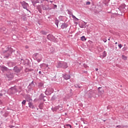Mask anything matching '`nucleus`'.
I'll use <instances>...</instances> for the list:
<instances>
[{"label":"nucleus","mask_w":128,"mask_h":128,"mask_svg":"<svg viewBox=\"0 0 128 128\" xmlns=\"http://www.w3.org/2000/svg\"><path fill=\"white\" fill-rule=\"evenodd\" d=\"M64 128H72V125L70 124H64Z\"/></svg>","instance_id":"nucleus-29"},{"label":"nucleus","mask_w":128,"mask_h":128,"mask_svg":"<svg viewBox=\"0 0 128 128\" xmlns=\"http://www.w3.org/2000/svg\"><path fill=\"white\" fill-rule=\"evenodd\" d=\"M47 39L48 40H50V42H56V37L52 34H48L47 36Z\"/></svg>","instance_id":"nucleus-6"},{"label":"nucleus","mask_w":128,"mask_h":128,"mask_svg":"<svg viewBox=\"0 0 128 128\" xmlns=\"http://www.w3.org/2000/svg\"><path fill=\"white\" fill-rule=\"evenodd\" d=\"M36 60L38 62H42V58H38V57H36Z\"/></svg>","instance_id":"nucleus-32"},{"label":"nucleus","mask_w":128,"mask_h":128,"mask_svg":"<svg viewBox=\"0 0 128 128\" xmlns=\"http://www.w3.org/2000/svg\"><path fill=\"white\" fill-rule=\"evenodd\" d=\"M67 12H68V14H71L72 12L70 11V10H68Z\"/></svg>","instance_id":"nucleus-56"},{"label":"nucleus","mask_w":128,"mask_h":128,"mask_svg":"<svg viewBox=\"0 0 128 128\" xmlns=\"http://www.w3.org/2000/svg\"><path fill=\"white\" fill-rule=\"evenodd\" d=\"M9 128H14V126L12 125H10V126H9Z\"/></svg>","instance_id":"nucleus-54"},{"label":"nucleus","mask_w":128,"mask_h":128,"mask_svg":"<svg viewBox=\"0 0 128 128\" xmlns=\"http://www.w3.org/2000/svg\"><path fill=\"white\" fill-rule=\"evenodd\" d=\"M36 82L32 80L29 84V85L27 87L28 92H32V90H34V88H36Z\"/></svg>","instance_id":"nucleus-4"},{"label":"nucleus","mask_w":128,"mask_h":128,"mask_svg":"<svg viewBox=\"0 0 128 128\" xmlns=\"http://www.w3.org/2000/svg\"><path fill=\"white\" fill-rule=\"evenodd\" d=\"M3 116H4V118H8V113L6 112L3 115Z\"/></svg>","instance_id":"nucleus-40"},{"label":"nucleus","mask_w":128,"mask_h":128,"mask_svg":"<svg viewBox=\"0 0 128 128\" xmlns=\"http://www.w3.org/2000/svg\"><path fill=\"white\" fill-rule=\"evenodd\" d=\"M54 6H52V10H56L58 6L56 4H52Z\"/></svg>","instance_id":"nucleus-37"},{"label":"nucleus","mask_w":128,"mask_h":128,"mask_svg":"<svg viewBox=\"0 0 128 128\" xmlns=\"http://www.w3.org/2000/svg\"><path fill=\"white\" fill-rule=\"evenodd\" d=\"M122 58L124 60H128V57L124 55H122Z\"/></svg>","instance_id":"nucleus-38"},{"label":"nucleus","mask_w":128,"mask_h":128,"mask_svg":"<svg viewBox=\"0 0 128 128\" xmlns=\"http://www.w3.org/2000/svg\"><path fill=\"white\" fill-rule=\"evenodd\" d=\"M50 53L51 54H54V50L53 51H51Z\"/></svg>","instance_id":"nucleus-59"},{"label":"nucleus","mask_w":128,"mask_h":128,"mask_svg":"<svg viewBox=\"0 0 128 128\" xmlns=\"http://www.w3.org/2000/svg\"><path fill=\"white\" fill-rule=\"evenodd\" d=\"M21 60H23V64L24 66H30V61L28 59H25L24 60L21 59Z\"/></svg>","instance_id":"nucleus-12"},{"label":"nucleus","mask_w":128,"mask_h":128,"mask_svg":"<svg viewBox=\"0 0 128 128\" xmlns=\"http://www.w3.org/2000/svg\"><path fill=\"white\" fill-rule=\"evenodd\" d=\"M75 88H82L80 86V84H76L75 85Z\"/></svg>","instance_id":"nucleus-43"},{"label":"nucleus","mask_w":128,"mask_h":128,"mask_svg":"<svg viewBox=\"0 0 128 128\" xmlns=\"http://www.w3.org/2000/svg\"><path fill=\"white\" fill-rule=\"evenodd\" d=\"M41 6L43 10H52V8H50V4H41Z\"/></svg>","instance_id":"nucleus-7"},{"label":"nucleus","mask_w":128,"mask_h":128,"mask_svg":"<svg viewBox=\"0 0 128 128\" xmlns=\"http://www.w3.org/2000/svg\"><path fill=\"white\" fill-rule=\"evenodd\" d=\"M31 2L34 6H36V4H40V0H31Z\"/></svg>","instance_id":"nucleus-22"},{"label":"nucleus","mask_w":128,"mask_h":128,"mask_svg":"<svg viewBox=\"0 0 128 128\" xmlns=\"http://www.w3.org/2000/svg\"><path fill=\"white\" fill-rule=\"evenodd\" d=\"M38 74H42V71H40V72H38Z\"/></svg>","instance_id":"nucleus-62"},{"label":"nucleus","mask_w":128,"mask_h":128,"mask_svg":"<svg viewBox=\"0 0 128 128\" xmlns=\"http://www.w3.org/2000/svg\"><path fill=\"white\" fill-rule=\"evenodd\" d=\"M36 56L38 58H42V54H40V53H35L34 54V58L36 59Z\"/></svg>","instance_id":"nucleus-21"},{"label":"nucleus","mask_w":128,"mask_h":128,"mask_svg":"<svg viewBox=\"0 0 128 128\" xmlns=\"http://www.w3.org/2000/svg\"><path fill=\"white\" fill-rule=\"evenodd\" d=\"M95 70H96V72H98V68H96Z\"/></svg>","instance_id":"nucleus-60"},{"label":"nucleus","mask_w":128,"mask_h":128,"mask_svg":"<svg viewBox=\"0 0 128 128\" xmlns=\"http://www.w3.org/2000/svg\"><path fill=\"white\" fill-rule=\"evenodd\" d=\"M60 22V20L58 19L55 20V24H56L57 28H58V24Z\"/></svg>","instance_id":"nucleus-35"},{"label":"nucleus","mask_w":128,"mask_h":128,"mask_svg":"<svg viewBox=\"0 0 128 128\" xmlns=\"http://www.w3.org/2000/svg\"><path fill=\"white\" fill-rule=\"evenodd\" d=\"M2 104V100H0V104Z\"/></svg>","instance_id":"nucleus-63"},{"label":"nucleus","mask_w":128,"mask_h":128,"mask_svg":"<svg viewBox=\"0 0 128 128\" xmlns=\"http://www.w3.org/2000/svg\"><path fill=\"white\" fill-rule=\"evenodd\" d=\"M84 74H88V71H84Z\"/></svg>","instance_id":"nucleus-61"},{"label":"nucleus","mask_w":128,"mask_h":128,"mask_svg":"<svg viewBox=\"0 0 128 128\" xmlns=\"http://www.w3.org/2000/svg\"><path fill=\"white\" fill-rule=\"evenodd\" d=\"M51 80H52V82H56V80H58V79H56V75H55L51 79Z\"/></svg>","instance_id":"nucleus-36"},{"label":"nucleus","mask_w":128,"mask_h":128,"mask_svg":"<svg viewBox=\"0 0 128 128\" xmlns=\"http://www.w3.org/2000/svg\"><path fill=\"white\" fill-rule=\"evenodd\" d=\"M86 4L87 6H90V2H86Z\"/></svg>","instance_id":"nucleus-51"},{"label":"nucleus","mask_w":128,"mask_h":128,"mask_svg":"<svg viewBox=\"0 0 128 128\" xmlns=\"http://www.w3.org/2000/svg\"><path fill=\"white\" fill-rule=\"evenodd\" d=\"M88 98H98V92L96 90H90L88 94Z\"/></svg>","instance_id":"nucleus-3"},{"label":"nucleus","mask_w":128,"mask_h":128,"mask_svg":"<svg viewBox=\"0 0 128 128\" xmlns=\"http://www.w3.org/2000/svg\"><path fill=\"white\" fill-rule=\"evenodd\" d=\"M58 94H54L52 96V97L50 99V100H51V102H54V100H58Z\"/></svg>","instance_id":"nucleus-17"},{"label":"nucleus","mask_w":128,"mask_h":128,"mask_svg":"<svg viewBox=\"0 0 128 128\" xmlns=\"http://www.w3.org/2000/svg\"><path fill=\"white\" fill-rule=\"evenodd\" d=\"M68 26V23L64 22V23H62L60 26V28L62 30H64V28H66Z\"/></svg>","instance_id":"nucleus-20"},{"label":"nucleus","mask_w":128,"mask_h":128,"mask_svg":"<svg viewBox=\"0 0 128 128\" xmlns=\"http://www.w3.org/2000/svg\"><path fill=\"white\" fill-rule=\"evenodd\" d=\"M28 106L29 108H32V110H34V108L35 110H38V107H34V104H32V102H29L28 103Z\"/></svg>","instance_id":"nucleus-19"},{"label":"nucleus","mask_w":128,"mask_h":128,"mask_svg":"<svg viewBox=\"0 0 128 128\" xmlns=\"http://www.w3.org/2000/svg\"><path fill=\"white\" fill-rule=\"evenodd\" d=\"M102 58H106V56H107V53L106 52L104 51L102 53Z\"/></svg>","instance_id":"nucleus-30"},{"label":"nucleus","mask_w":128,"mask_h":128,"mask_svg":"<svg viewBox=\"0 0 128 128\" xmlns=\"http://www.w3.org/2000/svg\"><path fill=\"white\" fill-rule=\"evenodd\" d=\"M40 34H43L44 36H46V34H48V32H46L44 30H42L41 31H40Z\"/></svg>","instance_id":"nucleus-31"},{"label":"nucleus","mask_w":128,"mask_h":128,"mask_svg":"<svg viewBox=\"0 0 128 128\" xmlns=\"http://www.w3.org/2000/svg\"><path fill=\"white\" fill-rule=\"evenodd\" d=\"M25 98L26 102H30L32 101V97H30V95L27 94Z\"/></svg>","instance_id":"nucleus-16"},{"label":"nucleus","mask_w":128,"mask_h":128,"mask_svg":"<svg viewBox=\"0 0 128 128\" xmlns=\"http://www.w3.org/2000/svg\"><path fill=\"white\" fill-rule=\"evenodd\" d=\"M56 68H64V70H66L68 68V63L66 62H58L56 66Z\"/></svg>","instance_id":"nucleus-2"},{"label":"nucleus","mask_w":128,"mask_h":128,"mask_svg":"<svg viewBox=\"0 0 128 128\" xmlns=\"http://www.w3.org/2000/svg\"><path fill=\"white\" fill-rule=\"evenodd\" d=\"M39 12H40V14H42V10H39Z\"/></svg>","instance_id":"nucleus-64"},{"label":"nucleus","mask_w":128,"mask_h":128,"mask_svg":"<svg viewBox=\"0 0 128 128\" xmlns=\"http://www.w3.org/2000/svg\"><path fill=\"white\" fill-rule=\"evenodd\" d=\"M45 66H46V68H48V64H44Z\"/></svg>","instance_id":"nucleus-57"},{"label":"nucleus","mask_w":128,"mask_h":128,"mask_svg":"<svg viewBox=\"0 0 128 128\" xmlns=\"http://www.w3.org/2000/svg\"><path fill=\"white\" fill-rule=\"evenodd\" d=\"M72 16L75 22H78V18H76V17L74 14H72Z\"/></svg>","instance_id":"nucleus-34"},{"label":"nucleus","mask_w":128,"mask_h":128,"mask_svg":"<svg viewBox=\"0 0 128 128\" xmlns=\"http://www.w3.org/2000/svg\"><path fill=\"white\" fill-rule=\"evenodd\" d=\"M118 46L119 48H122V44H119L118 45Z\"/></svg>","instance_id":"nucleus-50"},{"label":"nucleus","mask_w":128,"mask_h":128,"mask_svg":"<svg viewBox=\"0 0 128 128\" xmlns=\"http://www.w3.org/2000/svg\"><path fill=\"white\" fill-rule=\"evenodd\" d=\"M116 128H122V126L121 125H118L116 126Z\"/></svg>","instance_id":"nucleus-49"},{"label":"nucleus","mask_w":128,"mask_h":128,"mask_svg":"<svg viewBox=\"0 0 128 128\" xmlns=\"http://www.w3.org/2000/svg\"><path fill=\"white\" fill-rule=\"evenodd\" d=\"M4 96L2 93H0V96Z\"/></svg>","instance_id":"nucleus-58"},{"label":"nucleus","mask_w":128,"mask_h":128,"mask_svg":"<svg viewBox=\"0 0 128 128\" xmlns=\"http://www.w3.org/2000/svg\"><path fill=\"white\" fill-rule=\"evenodd\" d=\"M40 0V4H44V2H48V0H39V1Z\"/></svg>","instance_id":"nucleus-41"},{"label":"nucleus","mask_w":128,"mask_h":128,"mask_svg":"<svg viewBox=\"0 0 128 128\" xmlns=\"http://www.w3.org/2000/svg\"><path fill=\"white\" fill-rule=\"evenodd\" d=\"M13 70L14 72L19 74V72H20V70H22V68L20 67H18V66H15L13 68Z\"/></svg>","instance_id":"nucleus-15"},{"label":"nucleus","mask_w":128,"mask_h":128,"mask_svg":"<svg viewBox=\"0 0 128 128\" xmlns=\"http://www.w3.org/2000/svg\"><path fill=\"white\" fill-rule=\"evenodd\" d=\"M38 88L40 90H42L44 88V84L42 82H38Z\"/></svg>","instance_id":"nucleus-13"},{"label":"nucleus","mask_w":128,"mask_h":128,"mask_svg":"<svg viewBox=\"0 0 128 128\" xmlns=\"http://www.w3.org/2000/svg\"><path fill=\"white\" fill-rule=\"evenodd\" d=\"M46 96H44L43 93H41L38 96V100H42L43 102H46Z\"/></svg>","instance_id":"nucleus-10"},{"label":"nucleus","mask_w":128,"mask_h":128,"mask_svg":"<svg viewBox=\"0 0 128 128\" xmlns=\"http://www.w3.org/2000/svg\"><path fill=\"white\" fill-rule=\"evenodd\" d=\"M58 110V108L56 107V106L53 108L52 112H56Z\"/></svg>","instance_id":"nucleus-42"},{"label":"nucleus","mask_w":128,"mask_h":128,"mask_svg":"<svg viewBox=\"0 0 128 128\" xmlns=\"http://www.w3.org/2000/svg\"><path fill=\"white\" fill-rule=\"evenodd\" d=\"M56 108H58V110H60V108H62V106H56Z\"/></svg>","instance_id":"nucleus-52"},{"label":"nucleus","mask_w":128,"mask_h":128,"mask_svg":"<svg viewBox=\"0 0 128 128\" xmlns=\"http://www.w3.org/2000/svg\"><path fill=\"white\" fill-rule=\"evenodd\" d=\"M103 42H108V40L106 39H104L103 40Z\"/></svg>","instance_id":"nucleus-55"},{"label":"nucleus","mask_w":128,"mask_h":128,"mask_svg":"<svg viewBox=\"0 0 128 128\" xmlns=\"http://www.w3.org/2000/svg\"><path fill=\"white\" fill-rule=\"evenodd\" d=\"M83 66L84 68H88V65H86V64H83Z\"/></svg>","instance_id":"nucleus-46"},{"label":"nucleus","mask_w":128,"mask_h":128,"mask_svg":"<svg viewBox=\"0 0 128 128\" xmlns=\"http://www.w3.org/2000/svg\"><path fill=\"white\" fill-rule=\"evenodd\" d=\"M80 40L82 42H86V38L85 36H82L80 37Z\"/></svg>","instance_id":"nucleus-33"},{"label":"nucleus","mask_w":128,"mask_h":128,"mask_svg":"<svg viewBox=\"0 0 128 128\" xmlns=\"http://www.w3.org/2000/svg\"><path fill=\"white\" fill-rule=\"evenodd\" d=\"M128 128V125H122V128Z\"/></svg>","instance_id":"nucleus-47"},{"label":"nucleus","mask_w":128,"mask_h":128,"mask_svg":"<svg viewBox=\"0 0 128 128\" xmlns=\"http://www.w3.org/2000/svg\"><path fill=\"white\" fill-rule=\"evenodd\" d=\"M2 30H3V32H6V28H4V27H2Z\"/></svg>","instance_id":"nucleus-48"},{"label":"nucleus","mask_w":128,"mask_h":128,"mask_svg":"<svg viewBox=\"0 0 128 128\" xmlns=\"http://www.w3.org/2000/svg\"><path fill=\"white\" fill-rule=\"evenodd\" d=\"M16 86H14L13 87H11L10 88V90H11L14 91V92H18V89L16 88Z\"/></svg>","instance_id":"nucleus-25"},{"label":"nucleus","mask_w":128,"mask_h":128,"mask_svg":"<svg viewBox=\"0 0 128 128\" xmlns=\"http://www.w3.org/2000/svg\"><path fill=\"white\" fill-rule=\"evenodd\" d=\"M126 50H128V48H126V47H124L122 49V52H126Z\"/></svg>","instance_id":"nucleus-45"},{"label":"nucleus","mask_w":128,"mask_h":128,"mask_svg":"<svg viewBox=\"0 0 128 128\" xmlns=\"http://www.w3.org/2000/svg\"><path fill=\"white\" fill-rule=\"evenodd\" d=\"M0 68L2 72H8V68L4 65L0 66Z\"/></svg>","instance_id":"nucleus-18"},{"label":"nucleus","mask_w":128,"mask_h":128,"mask_svg":"<svg viewBox=\"0 0 128 128\" xmlns=\"http://www.w3.org/2000/svg\"><path fill=\"white\" fill-rule=\"evenodd\" d=\"M6 76L8 78V80H12V78H14V73H12V72H8L7 74H6Z\"/></svg>","instance_id":"nucleus-8"},{"label":"nucleus","mask_w":128,"mask_h":128,"mask_svg":"<svg viewBox=\"0 0 128 128\" xmlns=\"http://www.w3.org/2000/svg\"><path fill=\"white\" fill-rule=\"evenodd\" d=\"M62 78L66 80H70V75L66 74H62Z\"/></svg>","instance_id":"nucleus-14"},{"label":"nucleus","mask_w":128,"mask_h":128,"mask_svg":"<svg viewBox=\"0 0 128 128\" xmlns=\"http://www.w3.org/2000/svg\"><path fill=\"white\" fill-rule=\"evenodd\" d=\"M22 20H23L24 22H26L28 20V18H26V14L22 15Z\"/></svg>","instance_id":"nucleus-27"},{"label":"nucleus","mask_w":128,"mask_h":128,"mask_svg":"<svg viewBox=\"0 0 128 128\" xmlns=\"http://www.w3.org/2000/svg\"><path fill=\"white\" fill-rule=\"evenodd\" d=\"M44 106V102H40L38 104V108L40 110H43Z\"/></svg>","instance_id":"nucleus-24"},{"label":"nucleus","mask_w":128,"mask_h":128,"mask_svg":"<svg viewBox=\"0 0 128 128\" xmlns=\"http://www.w3.org/2000/svg\"><path fill=\"white\" fill-rule=\"evenodd\" d=\"M20 3L22 4V6L24 10H28V4L26 2L23 1L22 2H20Z\"/></svg>","instance_id":"nucleus-9"},{"label":"nucleus","mask_w":128,"mask_h":128,"mask_svg":"<svg viewBox=\"0 0 128 128\" xmlns=\"http://www.w3.org/2000/svg\"><path fill=\"white\" fill-rule=\"evenodd\" d=\"M34 72V69H30L28 68H26L25 69V72Z\"/></svg>","instance_id":"nucleus-28"},{"label":"nucleus","mask_w":128,"mask_h":128,"mask_svg":"<svg viewBox=\"0 0 128 128\" xmlns=\"http://www.w3.org/2000/svg\"><path fill=\"white\" fill-rule=\"evenodd\" d=\"M83 122L84 124H88V122L86 121H84Z\"/></svg>","instance_id":"nucleus-53"},{"label":"nucleus","mask_w":128,"mask_h":128,"mask_svg":"<svg viewBox=\"0 0 128 128\" xmlns=\"http://www.w3.org/2000/svg\"><path fill=\"white\" fill-rule=\"evenodd\" d=\"M126 4H121L120 6H119L118 10H122V12H126Z\"/></svg>","instance_id":"nucleus-11"},{"label":"nucleus","mask_w":128,"mask_h":128,"mask_svg":"<svg viewBox=\"0 0 128 128\" xmlns=\"http://www.w3.org/2000/svg\"><path fill=\"white\" fill-rule=\"evenodd\" d=\"M80 28H84V24H80L79 26Z\"/></svg>","instance_id":"nucleus-44"},{"label":"nucleus","mask_w":128,"mask_h":128,"mask_svg":"<svg viewBox=\"0 0 128 128\" xmlns=\"http://www.w3.org/2000/svg\"><path fill=\"white\" fill-rule=\"evenodd\" d=\"M26 100H23L22 102V106H26Z\"/></svg>","instance_id":"nucleus-39"},{"label":"nucleus","mask_w":128,"mask_h":128,"mask_svg":"<svg viewBox=\"0 0 128 128\" xmlns=\"http://www.w3.org/2000/svg\"><path fill=\"white\" fill-rule=\"evenodd\" d=\"M102 87H99L98 88V94H104V90H102Z\"/></svg>","instance_id":"nucleus-23"},{"label":"nucleus","mask_w":128,"mask_h":128,"mask_svg":"<svg viewBox=\"0 0 128 128\" xmlns=\"http://www.w3.org/2000/svg\"><path fill=\"white\" fill-rule=\"evenodd\" d=\"M16 52V50H14L10 46H8L6 47V50L3 51V54H4V58H10V56H12V52Z\"/></svg>","instance_id":"nucleus-1"},{"label":"nucleus","mask_w":128,"mask_h":128,"mask_svg":"<svg viewBox=\"0 0 128 128\" xmlns=\"http://www.w3.org/2000/svg\"><path fill=\"white\" fill-rule=\"evenodd\" d=\"M8 66H9V68H12L14 66V63L12 62H8Z\"/></svg>","instance_id":"nucleus-26"},{"label":"nucleus","mask_w":128,"mask_h":128,"mask_svg":"<svg viewBox=\"0 0 128 128\" xmlns=\"http://www.w3.org/2000/svg\"><path fill=\"white\" fill-rule=\"evenodd\" d=\"M54 92V88H46L44 94L46 96H50L52 94H53Z\"/></svg>","instance_id":"nucleus-5"}]
</instances>
